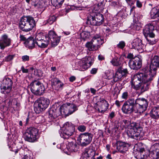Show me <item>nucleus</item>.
<instances>
[{
  "label": "nucleus",
  "instance_id": "1",
  "mask_svg": "<svg viewBox=\"0 0 159 159\" xmlns=\"http://www.w3.org/2000/svg\"><path fill=\"white\" fill-rule=\"evenodd\" d=\"M141 71L138 73L137 78H135L132 80V85L136 89H140L142 93L147 90L149 87V82H151L155 76L148 73Z\"/></svg>",
  "mask_w": 159,
  "mask_h": 159
},
{
  "label": "nucleus",
  "instance_id": "2",
  "mask_svg": "<svg viewBox=\"0 0 159 159\" xmlns=\"http://www.w3.org/2000/svg\"><path fill=\"white\" fill-rule=\"evenodd\" d=\"M25 46L29 49H32L35 47V44L40 48H45L49 44L48 39L41 33L35 35L34 39L30 37L26 39L24 42Z\"/></svg>",
  "mask_w": 159,
  "mask_h": 159
},
{
  "label": "nucleus",
  "instance_id": "3",
  "mask_svg": "<svg viewBox=\"0 0 159 159\" xmlns=\"http://www.w3.org/2000/svg\"><path fill=\"white\" fill-rule=\"evenodd\" d=\"M36 23L33 17L29 16H23L20 19V27L23 31L28 32L33 29Z\"/></svg>",
  "mask_w": 159,
  "mask_h": 159
},
{
  "label": "nucleus",
  "instance_id": "4",
  "mask_svg": "<svg viewBox=\"0 0 159 159\" xmlns=\"http://www.w3.org/2000/svg\"><path fill=\"white\" fill-rule=\"evenodd\" d=\"M39 129L34 127L27 128L23 133V136L25 141L30 142H34L38 138Z\"/></svg>",
  "mask_w": 159,
  "mask_h": 159
},
{
  "label": "nucleus",
  "instance_id": "5",
  "mask_svg": "<svg viewBox=\"0 0 159 159\" xmlns=\"http://www.w3.org/2000/svg\"><path fill=\"white\" fill-rule=\"evenodd\" d=\"M75 128L74 125L71 123L67 122L63 125L61 130L59 131V133L61 137L64 139H68L75 133Z\"/></svg>",
  "mask_w": 159,
  "mask_h": 159
},
{
  "label": "nucleus",
  "instance_id": "6",
  "mask_svg": "<svg viewBox=\"0 0 159 159\" xmlns=\"http://www.w3.org/2000/svg\"><path fill=\"white\" fill-rule=\"evenodd\" d=\"M104 42L103 38L94 36L91 41L88 42L86 43L85 46L90 51H96L100 48V45Z\"/></svg>",
  "mask_w": 159,
  "mask_h": 159
},
{
  "label": "nucleus",
  "instance_id": "7",
  "mask_svg": "<svg viewBox=\"0 0 159 159\" xmlns=\"http://www.w3.org/2000/svg\"><path fill=\"white\" fill-rule=\"evenodd\" d=\"M104 21L103 15L100 13H92L88 16L87 19L88 25L93 26H99L102 25Z\"/></svg>",
  "mask_w": 159,
  "mask_h": 159
},
{
  "label": "nucleus",
  "instance_id": "8",
  "mask_svg": "<svg viewBox=\"0 0 159 159\" xmlns=\"http://www.w3.org/2000/svg\"><path fill=\"white\" fill-rule=\"evenodd\" d=\"M50 101L49 99L40 97L34 104V110L36 113L39 114L45 110L48 106Z\"/></svg>",
  "mask_w": 159,
  "mask_h": 159
},
{
  "label": "nucleus",
  "instance_id": "9",
  "mask_svg": "<svg viewBox=\"0 0 159 159\" xmlns=\"http://www.w3.org/2000/svg\"><path fill=\"white\" fill-rule=\"evenodd\" d=\"M121 110L125 114H130L134 112L137 113L133 100V96H131L123 104Z\"/></svg>",
  "mask_w": 159,
  "mask_h": 159
},
{
  "label": "nucleus",
  "instance_id": "10",
  "mask_svg": "<svg viewBox=\"0 0 159 159\" xmlns=\"http://www.w3.org/2000/svg\"><path fill=\"white\" fill-rule=\"evenodd\" d=\"M133 96L137 113H141L146 111L148 105V100L143 98L135 99L134 97Z\"/></svg>",
  "mask_w": 159,
  "mask_h": 159
},
{
  "label": "nucleus",
  "instance_id": "11",
  "mask_svg": "<svg viewBox=\"0 0 159 159\" xmlns=\"http://www.w3.org/2000/svg\"><path fill=\"white\" fill-rule=\"evenodd\" d=\"M93 61L91 57H86L75 63V69L81 71L85 70L92 65Z\"/></svg>",
  "mask_w": 159,
  "mask_h": 159
},
{
  "label": "nucleus",
  "instance_id": "12",
  "mask_svg": "<svg viewBox=\"0 0 159 159\" xmlns=\"http://www.w3.org/2000/svg\"><path fill=\"white\" fill-rule=\"evenodd\" d=\"M30 89L34 95L40 96L45 93V89L43 85L39 81H34L30 85Z\"/></svg>",
  "mask_w": 159,
  "mask_h": 159
},
{
  "label": "nucleus",
  "instance_id": "13",
  "mask_svg": "<svg viewBox=\"0 0 159 159\" xmlns=\"http://www.w3.org/2000/svg\"><path fill=\"white\" fill-rule=\"evenodd\" d=\"M0 87L1 93L4 94L10 93L12 90L13 83L11 79L7 77H5Z\"/></svg>",
  "mask_w": 159,
  "mask_h": 159
},
{
  "label": "nucleus",
  "instance_id": "14",
  "mask_svg": "<svg viewBox=\"0 0 159 159\" xmlns=\"http://www.w3.org/2000/svg\"><path fill=\"white\" fill-rule=\"evenodd\" d=\"M93 136L92 134L88 132L81 134L78 137L77 140L82 146H86L91 143Z\"/></svg>",
  "mask_w": 159,
  "mask_h": 159
},
{
  "label": "nucleus",
  "instance_id": "15",
  "mask_svg": "<svg viewBox=\"0 0 159 159\" xmlns=\"http://www.w3.org/2000/svg\"><path fill=\"white\" fill-rule=\"evenodd\" d=\"M62 115L68 116L78 110L77 107L74 104L67 103L61 106Z\"/></svg>",
  "mask_w": 159,
  "mask_h": 159
},
{
  "label": "nucleus",
  "instance_id": "16",
  "mask_svg": "<svg viewBox=\"0 0 159 159\" xmlns=\"http://www.w3.org/2000/svg\"><path fill=\"white\" fill-rule=\"evenodd\" d=\"M48 112V118L50 120V121H53L58 116L62 115V113L61 109V106H57V105H53L49 109Z\"/></svg>",
  "mask_w": 159,
  "mask_h": 159
},
{
  "label": "nucleus",
  "instance_id": "17",
  "mask_svg": "<svg viewBox=\"0 0 159 159\" xmlns=\"http://www.w3.org/2000/svg\"><path fill=\"white\" fill-rule=\"evenodd\" d=\"M128 73V72L127 68H124L121 66L119 67L113 77V80L111 81L112 84H114L122 77L126 76Z\"/></svg>",
  "mask_w": 159,
  "mask_h": 159
},
{
  "label": "nucleus",
  "instance_id": "18",
  "mask_svg": "<svg viewBox=\"0 0 159 159\" xmlns=\"http://www.w3.org/2000/svg\"><path fill=\"white\" fill-rule=\"evenodd\" d=\"M128 64L131 69L138 70L142 66V60L141 58L136 57L134 58L130 59Z\"/></svg>",
  "mask_w": 159,
  "mask_h": 159
},
{
  "label": "nucleus",
  "instance_id": "19",
  "mask_svg": "<svg viewBox=\"0 0 159 159\" xmlns=\"http://www.w3.org/2000/svg\"><path fill=\"white\" fill-rule=\"evenodd\" d=\"M48 41L49 39L51 42V46L54 47L56 46L59 43L60 40V37L58 36L57 34L53 31H50L49 32L48 34Z\"/></svg>",
  "mask_w": 159,
  "mask_h": 159
},
{
  "label": "nucleus",
  "instance_id": "20",
  "mask_svg": "<svg viewBox=\"0 0 159 159\" xmlns=\"http://www.w3.org/2000/svg\"><path fill=\"white\" fill-rule=\"evenodd\" d=\"M11 41L7 35H2L0 39V48L3 50L5 48L11 45Z\"/></svg>",
  "mask_w": 159,
  "mask_h": 159
},
{
  "label": "nucleus",
  "instance_id": "21",
  "mask_svg": "<svg viewBox=\"0 0 159 159\" xmlns=\"http://www.w3.org/2000/svg\"><path fill=\"white\" fill-rule=\"evenodd\" d=\"M132 48L137 49L139 53L143 52L144 45L142 43V40L139 39H134L131 43Z\"/></svg>",
  "mask_w": 159,
  "mask_h": 159
},
{
  "label": "nucleus",
  "instance_id": "22",
  "mask_svg": "<svg viewBox=\"0 0 159 159\" xmlns=\"http://www.w3.org/2000/svg\"><path fill=\"white\" fill-rule=\"evenodd\" d=\"M49 80L51 82V86L53 89L57 90H61L62 89L64 84L58 79L54 78Z\"/></svg>",
  "mask_w": 159,
  "mask_h": 159
},
{
  "label": "nucleus",
  "instance_id": "23",
  "mask_svg": "<svg viewBox=\"0 0 159 159\" xmlns=\"http://www.w3.org/2000/svg\"><path fill=\"white\" fill-rule=\"evenodd\" d=\"M98 103V106L96 109L99 112L103 113L108 108L109 104L105 100L101 99Z\"/></svg>",
  "mask_w": 159,
  "mask_h": 159
},
{
  "label": "nucleus",
  "instance_id": "24",
  "mask_svg": "<svg viewBox=\"0 0 159 159\" xmlns=\"http://www.w3.org/2000/svg\"><path fill=\"white\" fill-rule=\"evenodd\" d=\"M154 30V26L153 24L149 23L146 25L143 29V34L144 36L154 34L153 31Z\"/></svg>",
  "mask_w": 159,
  "mask_h": 159
},
{
  "label": "nucleus",
  "instance_id": "25",
  "mask_svg": "<svg viewBox=\"0 0 159 159\" xmlns=\"http://www.w3.org/2000/svg\"><path fill=\"white\" fill-rule=\"evenodd\" d=\"M116 149L120 152L124 153L128 150L127 145L124 142L118 141L117 143Z\"/></svg>",
  "mask_w": 159,
  "mask_h": 159
},
{
  "label": "nucleus",
  "instance_id": "26",
  "mask_svg": "<svg viewBox=\"0 0 159 159\" xmlns=\"http://www.w3.org/2000/svg\"><path fill=\"white\" fill-rule=\"evenodd\" d=\"M127 134L129 137L137 139L139 137L140 133L134 129H129L128 131Z\"/></svg>",
  "mask_w": 159,
  "mask_h": 159
},
{
  "label": "nucleus",
  "instance_id": "27",
  "mask_svg": "<svg viewBox=\"0 0 159 159\" xmlns=\"http://www.w3.org/2000/svg\"><path fill=\"white\" fill-rule=\"evenodd\" d=\"M151 18L155 19L159 17V6L152 9L150 12Z\"/></svg>",
  "mask_w": 159,
  "mask_h": 159
},
{
  "label": "nucleus",
  "instance_id": "28",
  "mask_svg": "<svg viewBox=\"0 0 159 159\" xmlns=\"http://www.w3.org/2000/svg\"><path fill=\"white\" fill-rule=\"evenodd\" d=\"M155 35L152 34L147 36H145L148 43L150 45H153L156 43L157 42V39H154Z\"/></svg>",
  "mask_w": 159,
  "mask_h": 159
},
{
  "label": "nucleus",
  "instance_id": "29",
  "mask_svg": "<svg viewBox=\"0 0 159 159\" xmlns=\"http://www.w3.org/2000/svg\"><path fill=\"white\" fill-rule=\"evenodd\" d=\"M151 116L154 119L159 117V107H154L150 112Z\"/></svg>",
  "mask_w": 159,
  "mask_h": 159
},
{
  "label": "nucleus",
  "instance_id": "30",
  "mask_svg": "<svg viewBox=\"0 0 159 159\" xmlns=\"http://www.w3.org/2000/svg\"><path fill=\"white\" fill-rule=\"evenodd\" d=\"M66 148L70 152H75L77 150V145L73 142H68Z\"/></svg>",
  "mask_w": 159,
  "mask_h": 159
},
{
  "label": "nucleus",
  "instance_id": "31",
  "mask_svg": "<svg viewBox=\"0 0 159 159\" xmlns=\"http://www.w3.org/2000/svg\"><path fill=\"white\" fill-rule=\"evenodd\" d=\"M111 62L113 66H120V65L121 64V62L120 58L117 57H115Z\"/></svg>",
  "mask_w": 159,
  "mask_h": 159
},
{
  "label": "nucleus",
  "instance_id": "32",
  "mask_svg": "<svg viewBox=\"0 0 159 159\" xmlns=\"http://www.w3.org/2000/svg\"><path fill=\"white\" fill-rule=\"evenodd\" d=\"M64 0H51L53 5L57 7H59L63 3Z\"/></svg>",
  "mask_w": 159,
  "mask_h": 159
},
{
  "label": "nucleus",
  "instance_id": "33",
  "mask_svg": "<svg viewBox=\"0 0 159 159\" xmlns=\"http://www.w3.org/2000/svg\"><path fill=\"white\" fill-rule=\"evenodd\" d=\"M149 156L151 159H158L159 158V155L154 150L149 152Z\"/></svg>",
  "mask_w": 159,
  "mask_h": 159
},
{
  "label": "nucleus",
  "instance_id": "34",
  "mask_svg": "<svg viewBox=\"0 0 159 159\" xmlns=\"http://www.w3.org/2000/svg\"><path fill=\"white\" fill-rule=\"evenodd\" d=\"M130 122L125 119L121 121V125L125 128H128L130 124Z\"/></svg>",
  "mask_w": 159,
  "mask_h": 159
},
{
  "label": "nucleus",
  "instance_id": "35",
  "mask_svg": "<svg viewBox=\"0 0 159 159\" xmlns=\"http://www.w3.org/2000/svg\"><path fill=\"white\" fill-rule=\"evenodd\" d=\"M88 154V157L91 158V159H95L94 158L95 156V152L91 149H89L87 152L84 153Z\"/></svg>",
  "mask_w": 159,
  "mask_h": 159
},
{
  "label": "nucleus",
  "instance_id": "36",
  "mask_svg": "<svg viewBox=\"0 0 159 159\" xmlns=\"http://www.w3.org/2000/svg\"><path fill=\"white\" fill-rule=\"evenodd\" d=\"M56 18V17L54 15L50 16L47 20V22L49 24L51 25L55 21Z\"/></svg>",
  "mask_w": 159,
  "mask_h": 159
},
{
  "label": "nucleus",
  "instance_id": "37",
  "mask_svg": "<svg viewBox=\"0 0 159 159\" xmlns=\"http://www.w3.org/2000/svg\"><path fill=\"white\" fill-rule=\"evenodd\" d=\"M109 2H110L109 5L112 7H116L119 4L118 0H109Z\"/></svg>",
  "mask_w": 159,
  "mask_h": 159
},
{
  "label": "nucleus",
  "instance_id": "38",
  "mask_svg": "<svg viewBox=\"0 0 159 159\" xmlns=\"http://www.w3.org/2000/svg\"><path fill=\"white\" fill-rule=\"evenodd\" d=\"M142 27L141 24L140 22L135 23L134 25V29L136 30L139 31Z\"/></svg>",
  "mask_w": 159,
  "mask_h": 159
},
{
  "label": "nucleus",
  "instance_id": "39",
  "mask_svg": "<svg viewBox=\"0 0 159 159\" xmlns=\"http://www.w3.org/2000/svg\"><path fill=\"white\" fill-rule=\"evenodd\" d=\"M34 74L35 75L39 77H40L42 76V72L39 70H34Z\"/></svg>",
  "mask_w": 159,
  "mask_h": 159
},
{
  "label": "nucleus",
  "instance_id": "40",
  "mask_svg": "<svg viewBox=\"0 0 159 159\" xmlns=\"http://www.w3.org/2000/svg\"><path fill=\"white\" fill-rule=\"evenodd\" d=\"M125 45V42L123 41H120L119 43L117 44V47L119 48L123 49Z\"/></svg>",
  "mask_w": 159,
  "mask_h": 159
},
{
  "label": "nucleus",
  "instance_id": "41",
  "mask_svg": "<svg viewBox=\"0 0 159 159\" xmlns=\"http://www.w3.org/2000/svg\"><path fill=\"white\" fill-rule=\"evenodd\" d=\"M153 150L159 155V143H155L153 146Z\"/></svg>",
  "mask_w": 159,
  "mask_h": 159
},
{
  "label": "nucleus",
  "instance_id": "42",
  "mask_svg": "<svg viewBox=\"0 0 159 159\" xmlns=\"http://www.w3.org/2000/svg\"><path fill=\"white\" fill-rule=\"evenodd\" d=\"M129 96V93L127 91L123 93L121 96V98L124 99H127Z\"/></svg>",
  "mask_w": 159,
  "mask_h": 159
},
{
  "label": "nucleus",
  "instance_id": "43",
  "mask_svg": "<svg viewBox=\"0 0 159 159\" xmlns=\"http://www.w3.org/2000/svg\"><path fill=\"white\" fill-rule=\"evenodd\" d=\"M14 57V55H9L5 57V61H10L13 59Z\"/></svg>",
  "mask_w": 159,
  "mask_h": 159
},
{
  "label": "nucleus",
  "instance_id": "44",
  "mask_svg": "<svg viewBox=\"0 0 159 159\" xmlns=\"http://www.w3.org/2000/svg\"><path fill=\"white\" fill-rule=\"evenodd\" d=\"M86 126L84 125H80L78 127V129L79 131L83 132L86 130Z\"/></svg>",
  "mask_w": 159,
  "mask_h": 159
},
{
  "label": "nucleus",
  "instance_id": "45",
  "mask_svg": "<svg viewBox=\"0 0 159 159\" xmlns=\"http://www.w3.org/2000/svg\"><path fill=\"white\" fill-rule=\"evenodd\" d=\"M136 126L134 128V129L138 131H140L142 130V128L140 126L139 124L138 123H136Z\"/></svg>",
  "mask_w": 159,
  "mask_h": 159
},
{
  "label": "nucleus",
  "instance_id": "46",
  "mask_svg": "<svg viewBox=\"0 0 159 159\" xmlns=\"http://www.w3.org/2000/svg\"><path fill=\"white\" fill-rule=\"evenodd\" d=\"M30 1H32L33 2L32 3V4L35 7H39V6H38V3H36V2L35 3L34 2V0H26V2L28 3H29Z\"/></svg>",
  "mask_w": 159,
  "mask_h": 159
},
{
  "label": "nucleus",
  "instance_id": "47",
  "mask_svg": "<svg viewBox=\"0 0 159 159\" xmlns=\"http://www.w3.org/2000/svg\"><path fill=\"white\" fill-rule=\"evenodd\" d=\"M136 4L137 7L139 8H141L143 6L142 2L139 0H137Z\"/></svg>",
  "mask_w": 159,
  "mask_h": 159
},
{
  "label": "nucleus",
  "instance_id": "48",
  "mask_svg": "<svg viewBox=\"0 0 159 159\" xmlns=\"http://www.w3.org/2000/svg\"><path fill=\"white\" fill-rule=\"evenodd\" d=\"M127 3L129 5H133L135 3L136 0H125Z\"/></svg>",
  "mask_w": 159,
  "mask_h": 159
},
{
  "label": "nucleus",
  "instance_id": "49",
  "mask_svg": "<svg viewBox=\"0 0 159 159\" xmlns=\"http://www.w3.org/2000/svg\"><path fill=\"white\" fill-rule=\"evenodd\" d=\"M29 57L27 55H25L22 56V59L23 61H25L29 60Z\"/></svg>",
  "mask_w": 159,
  "mask_h": 159
},
{
  "label": "nucleus",
  "instance_id": "50",
  "mask_svg": "<svg viewBox=\"0 0 159 159\" xmlns=\"http://www.w3.org/2000/svg\"><path fill=\"white\" fill-rule=\"evenodd\" d=\"M22 159H33V157L29 155H25L22 158Z\"/></svg>",
  "mask_w": 159,
  "mask_h": 159
},
{
  "label": "nucleus",
  "instance_id": "51",
  "mask_svg": "<svg viewBox=\"0 0 159 159\" xmlns=\"http://www.w3.org/2000/svg\"><path fill=\"white\" fill-rule=\"evenodd\" d=\"M115 116V112L112 111L110 114L109 118L110 119H112Z\"/></svg>",
  "mask_w": 159,
  "mask_h": 159
},
{
  "label": "nucleus",
  "instance_id": "52",
  "mask_svg": "<svg viewBox=\"0 0 159 159\" xmlns=\"http://www.w3.org/2000/svg\"><path fill=\"white\" fill-rule=\"evenodd\" d=\"M20 40L21 41H25L27 39L24 35L20 34Z\"/></svg>",
  "mask_w": 159,
  "mask_h": 159
},
{
  "label": "nucleus",
  "instance_id": "53",
  "mask_svg": "<svg viewBox=\"0 0 159 159\" xmlns=\"http://www.w3.org/2000/svg\"><path fill=\"white\" fill-rule=\"evenodd\" d=\"M21 69L23 73H28V70L27 69H25L23 66H22L21 67Z\"/></svg>",
  "mask_w": 159,
  "mask_h": 159
},
{
  "label": "nucleus",
  "instance_id": "54",
  "mask_svg": "<svg viewBox=\"0 0 159 159\" xmlns=\"http://www.w3.org/2000/svg\"><path fill=\"white\" fill-rule=\"evenodd\" d=\"M134 55L133 54L131 53H129L128 54L127 56V58L128 59H132L134 58Z\"/></svg>",
  "mask_w": 159,
  "mask_h": 159
},
{
  "label": "nucleus",
  "instance_id": "55",
  "mask_svg": "<svg viewBox=\"0 0 159 159\" xmlns=\"http://www.w3.org/2000/svg\"><path fill=\"white\" fill-rule=\"evenodd\" d=\"M122 102H120L118 100H116L115 102V104L116 105V106L119 107H120V106L122 104Z\"/></svg>",
  "mask_w": 159,
  "mask_h": 159
},
{
  "label": "nucleus",
  "instance_id": "56",
  "mask_svg": "<svg viewBox=\"0 0 159 159\" xmlns=\"http://www.w3.org/2000/svg\"><path fill=\"white\" fill-rule=\"evenodd\" d=\"M87 156H88V154L84 153V154L83 155V159H91V158H90L89 157H88Z\"/></svg>",
  "mask_w": 159,
  "mask_h": 159
},
{
  "label": "nucleus",
  "instance_id": "57",
  "mask_svg": "<svg viewBox=\"0 0 159 159\" xmlns=\"http://www.w3.org/2000/svg\"><path fill=\"white\" fill-rule=\"evenodd\" d=\"M97 69L95 68H93L91 70V73L93 74H95L97 73Z\"/></svg>",
  "mask_w": 159,
  "mask_h": 159
},
{
  "label": "nucleus",
  "instance_id": "58",
  "mask_svg": "<svg viewBox=\"0 0 159 159\" xmlns=\"http://www.w3.org/2000/svg\"><path fill=\"white\" fill-rule=\"evenodd\" d=\"M98 59L99 60L102 61L104 59V57L103 56L101 55H99L98 57Z\"/></svg>",
  "mask_w": 159,
  "mask_h": 159
},
{
  "label": "nucleus",
  "instance_id": "59",
  "mask_svg": "<svg viewBox=\"0 0 159 159\" xmlns=\"http://www.w3.org/2000/svg\"><path fill=\"white\" fill-rule=\"evenodd\" d=\"M75 77L74 76H71L69 80L70 81L72 82L75 80Z\"/></svg>",
  "mask_w": 159,
  "mask_h": 159
},
{
  "label": "nucleus",
  "instance_id": "60",
  "mask_svg": "<svg viewBox=\"0 0 159 159\" xmlns=\"http://www.w3.org/2000/svg\"><path fill=\"white\" fill-rule=\"evenodd\" d=\"M100 5V7L101 8H103L104 5V3L103 2H101L99 3L98 4V5Z\"/></svg>",
  "mask_w": 159,
  "mask_h": 159
},
{
  "label": "nucleus",
  "instance_id": "61",
  "mask_svg": "<svg viewBox=\"0 0 159 159\" xmlns=\"http://www.w3.org/2000/svg\"><path fill=\"white\" fill-rule=\"evenodd\" d=\"M136 122H133L131 123V126L133 127V128H131V129H134L135 127V126H136Z\"/></svg>",
  "mask_w": 159,
  "mask_h": 159
},
{
  "label": "nucleus",
  "instance_id": "62",
  "mask_svg": "<svg viewBox=\"0 0 159 159\" xmlns=\"http://www.w3.org/2000/svg\"><path fill=\"white\" fill-rule=\"evenodd\" d=\"M142 157H141V159H143L146 158L147 156L145 154V152H144L143 153H142Z\"/></svg>",
  "mask_w": 159,
  "mask_h": 159
},
{
  "label": "nucleus",
  "instance_id": "63",
  "mask_svg": "<svg viewBox=\"0 0 159 159\" xmlns=\"http://www.w3.org/2000/svg\"><path fill=\"white\" fill-rule=\"evenodd\" d=\"M156 27L158 30H159V20L157 21Z\"/></svg>",
  "mask_w": 159,
  "mask_h": 159
},
{
  "label": "nucleus",
  "instance_id": "64",
  "mask_svg": "<svg viewBox=\"0 0 159 159\" xmlns=\"http://www.w3.org/2000/svg\"><path fill=\"white\" fill-rule=\"evenodd\" d=\"M90 91H91V92L92 93H93L94 94L96 92V90L93 88H91Z\"/></svg>",
  "mask_w": 159,
  "mask_h": 159
}]
</instances>
